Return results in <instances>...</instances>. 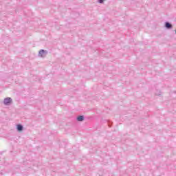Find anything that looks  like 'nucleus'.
<instances>
[{
  "mask_svg": "<svg viewBox=\"0 0 176 176\" xmlns=\"http://www.w3.org/2000/svg\"><path fill=\"white\" fill-rule=\"evenodd\" d=\"M17 130L18 131H21L23 130V126L20 124L17 125Z\"/></svg>",
  "mask_w": 176,
  "mask_h": 176,
  "instance_id": "4",
  "label": "nucleus"
},
{
  "mask_svg": "<svg viewBox=\"0 0 176 176\" xmlns=\"http://www.w3.org/2000/svg\"><path fill=\"white\" fill-rule=\"evenodd\" d=\"M38 55L40 56V57H45V50H40Z\"/></svg>",
  "mask_w": 176,
  "mask_h": 176,
  "instance_id": "2",
  "label": "nucleus"
},
{
  "mask_svg": "<svg viewBox=\"0 0 176 176\" xmlns=\"http://www.w3.org/2000/svg\"><path fill=\"white\" fill-rule=\"evenodd\" d=\"M85 119V117H83V116H79L78 118H77V120L78 122H83Z\"/></svg>",
  "mask_w": 176,
  "mask_h": 176,
  "instance_id": "3",
  "label": "nucleus"
},
{
  "mask_svg": "<svg viewBox=\"0 0 176 176\" xmlns=\"http://www.w3.org/2000/svg\"><path fill=\"white\" fill-rule=\"evenodd\" d=\"M100 3H102V2H104V0H99Z\"/></svg>",
  "mask_w": 176,
  "mask_h": 176,
  "instance_id": "6",
  "label": "nucleus"
},
{
  "mask_svg": "<svg viewBox=\"0 0 176 176\" xmlns=\"http://www.w3.org/2000/svg\"><path fill=\"white\" fill-rule=\"evenodd\" d=\"M175 33H176V30H175Z\"/></svg>",
  "mask_w": 176,
  "mask_h": 176,
  "instance_id": "7",
  "label": "nucleus"
},
{
  "mask_svg": "<svg viewBox=\"0 0 176 176\" xmlns=\"http://www.w3.org/2000/svg\"><path fill=\"white\" fill-rule=\"evenodd\" d=\"M12 102V98H6L4 99V104L6 105H8V104H10Z\"/></svg>",
  "mask_w": 176,
  "mask_h": 176,
  "instance_id": "1",
  "label": "nucleus"
},
{
  "mask_svg": "<svg viewBox=\"0 0 176 176\" xmlns=\"http://www.w3.org/2000/svg\"><path fill=\"white\" fill-rule=\"evenodd\" d=\"M166 28H171L173 27V25L167 22L166 23Z\"/></svg>",
  "mask_w": 176,
  "mask_h": 176,
  "instance_id": "5",
  "label": "nucleus"
}]
</instances>
